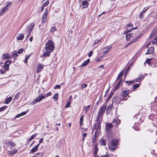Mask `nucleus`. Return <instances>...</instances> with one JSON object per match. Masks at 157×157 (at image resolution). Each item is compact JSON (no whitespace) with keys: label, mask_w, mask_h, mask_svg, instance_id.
<instances>
[{"label":"nucleus","mask_w":157,"mask_h":157,"mask_svg":"<svg viewBox=\"0 0 157 157\" xmlns=\"http://www.w3.org/2000/svg\"><path fill=\"white\" fill-rule=\"evenodd\" d=\"M24 37V35L23 34H19L16 37L17 39L19 40H22Z\"/></svg>","instance_id":"19"},{"label":"nucleus","mask_w":157,"mask_h":157,"mask_svg":"<svg viewBox=\"0 0 157 157\" xmlns=\"http://www.w3.org/2000/svg\"><path fill=\"white\" fill-rule=\"evenodd\" d=\"M58 97V94H55L54 95V96L53 97V98L55 101H56L57 100Z\"/></svg>","instance_id":"40"},{"label":"nucleus","mask_w":157,"mask_h":157,"mask_svg":"<svg viewBox=\"0 0 157 157\" xmlns=\"http://www.w3.org/2000/svg\"><path fill=\"white\" fill-rule=\"evenodd\" d=\"M0 73L1 74H3L5 73L6 72V71H5L2 70H0Z\"/></svg>","instance_id":"62"},{"label":"nucleus","mask_w":157,"mask_h":157,"mask_svg":"<svg viewBox=\"0 0 157 157\" xmlns=\"http://www.w3.org/2000/svg\"><path fill=\"white\" fill-rule=\"evenodd\" d=\"M27 111H28V110L26 111L23 112H22L21 113L17 114L14 117L15 118H18L24 115L27 113Z\"/></svg>","instance_id":"18"},{"label":"nucleus","mask_w":157,"mask_h":157,"mask_svg":"<svg viewBox=\"0 0 157 157\" xmlns=\"http://www.w3.org/2000/svg\"><path fill=\"white\" fill-rule=\"evenodd\" d=\"M43 138H41L39 140V143L38 144H39V146L40 145V144L42 143L43 142Z\"/></svg>","instance_id":"56"},{"label":"nucleus","mask_w":157,"mask_h":157,"mask_svg":"<svg viewBox=\"0 0 157 157\" xmlns=\"http://www.w3.org/2000/svg\"><path fill=\"white\" fill-rule=\"evenodd\" d=\"M47 14L48 11L46 10L44 13V15L42 17V22L43 23H45L46 21Z\"/></svg>","instance_id":"7"},{"label":"nucleus","mask_w":157,"mask_h":157,"mask_svg":"<svg viewBox=\"0 0 157 157\" xmlns=\"http://www.w3.org/2000/svg\"><path fill=\"white\" fill-rule=\"evenodd\" d=\"M90 106H91L90 105H89L88 106H87L86 107L85 109V112H86L88 110H89L90 108Z\"/></svg>","instance_id":"48"},{"label":"nucleus","mask_w":157,"mask_h":157,"mask_svg":"<svg viewBox=\"0 0 157 157\" xmlns=\"http://www.w3.org/2000/svg\"><path fill=\"white\" fill-rule=\"evenodd\" d=\"M23 48H21L18 50L17 53L18 54H21L23 52Z\"/></svg>","instance_id":"52"},{"label":"nucleus","mask_w":157,"mask_h":157,"mask_svg":"<svg viewBox=\"0 0 157 157\" xmlns=\"http://www.w3.org/2000/svg\"><path fill=\"white\" fill-rule=\"evenodd\" d=\"M123 78L121 79L118 82L117 84L114 89V91L117 90L119 88V86L121 85L123 81Z\"/></svg>","instance_id":"17"},{"label":"nucleus","mask_w":157,"mask_h":157,"mask_svg":"<svg viewBox=\"0 0 157 157\" xmlns=\"http://www.w3.org/2000/svg\"><path fill=\"white\" fill-rule=\"evenodd\" d=\"M125 68L120 73L118 74V76L120 77V78L122 76L123 74V71L124 70Z\"/></svg>","instance_id":"41"},{"label":"nucleus","mask_w":157,"mask_h":157,"mask_svg":"<svg viewBox=\"0 0 157 157\" xmlns=\"http://www.w3.org/2000/svg\"><path fill=\"white\" fill-rule=\"evenodd\" d=\"M34 24L33 23H32L29 25V26L27 27V29L29 31L32 32V29L34 27Z\"/></svg>","instance_id":"12"},{"label":"nucleus","mask_w":157,"mask_h":157,"mask_svg":"<svg viewBox=\"0 0 157 157\" xmlns=\"http://www.w3.org/2000/svg\"><path fill=\"white\" fill-rule=\"evenodd\" d=\"M49 3V1L48 0V1H46L44 4L43 6H48V5Z\"/></svg>","instance_id":"53"},{"label":"nucleus","mask_w":157,"mask_h":157,"mask_svg":"<svg viewBox=\"0 0 157 157\" xmlns=\"http://www.w3.org/2000/svg\"><path fill=\"white\" fill-rule=\"evenodd\" d=\"M112 47V46L108 47L107 48V49H108L106 51H105V52H103V55H105L106 53L107 52L109 51V50L111 49Z\"/></svg>","instance_id":"32"},{"label":"nucleus","mask_w":157,"mask_h":157,"mask_svg":"<svg viewBox=\"0 0 157 157\" xmlns=\"http://www.w3.org/2000/svg\"><path fill=\"white\" fill-rule=\"evenodd\" d=\"M88 6V2L86 1H84L82 2V7L84 9Z\"/></svg>","instance_id":"14"},{"label":"nucleus","mask_w":157,"mask_h":157,"mask_svg":"<svg viewBox=\"0 0 157 157\" xmlns=\"http://www.w3.org/2000/svg\"><path fill=\"white\" fill-rule=\"evenodd\" d=\"M44 153L43 152L37 153L35 154L34 157H42Z\"/></svg>","instance_id":"23"},{"label":"nucleus","mask_w":157,"mask_h":157,"mask_svg":"<svg viewBox=\"0 0 157 157\" xmlns=\"http://www.w3.org/2000/svg\"><path fill=\"white\" fill-rule=\"evenodd\" d=\"M61 86L60 85H56L54 87V88L55 89H60Z\"/></svg>","instance_id":"54"},{"label":"nucleus","mask_w":157,"mask_h":157,"mask_svg":"<svg viewBox=\"0 0 157 157\" xmlns=\"http://www.w3.org/2000/svg\"><path fill=\"white\" fill-rule=\"evenodd\" d=\"M140 36H137L135 38V40H136V41L138 40V39L140 37Z\"/></svg>","instance_id":"63"},{"label":"nucleus","mask_w":157,"mask_h":157,"mask_svg":"<svg viewBox=\"0 0 157 157\" xmlns=\"http://www.w3.org/2000/svg\"><path fill=\"white\" fill-rule=\"evenodd\" d=\"M101 116H102V115H101L100 113H98L96 117V120L97 121H98L99 119L100 118V117Z\"/></svg>","instance_id":"38"},{"label":"nucleus","mask_w":157,"mask_h":157,"mask_svg":"<svg viewBox=\"0 0 157 157\" xmlns=\"http://www.w3.org/2000/svg\"><path fill=\"white\" fill-rule=\"evenodd\" d=\"M10 3L9 1V2H7L6 6L3 7L0 11V14L1 15L4 13L6 12L8 10L9 8H10Z\"/></svg>","instance_id":"6"},{"label":"nucleus","mask_w":157,"mask_h":157,"mask_svg":"<svg viewBox=\"0 0 157 157\" xmlns=\"http://www.w3.org/2000/svg\"><path fill=\"white\" fill-rule=\"evenodd\" d=\"M100 40H95L94 43L93 44V45H94L95 44H97L100 41Z\"/></svg>","instance_id":"49"},{"label":"nucleus","mask_w":157,"mask_h":157,"mask_svg":"<svg viewBox=\"0 0 157 157\" xmlns=\"http://www.w3.org/2000/svg\"><path fill=\"white\" fill-rule=\"evenodd\" d=\"M113 107V105H112V104H110V105H109L108 107H107V110L106 111V112H107V111H109V112H110V110L111 109H112Z\"/></svg>","instance_id":"28"},{"label":"nucleus","mask_w":157,"mask_h":157,"mask_svg":"<svg viewBox=\"0 0 157 157\" xmlns=\"http://www.w3.org/2000/svg\"><path fill=\"white\" fill-rule=\"evenodd\" d=\"M56 27L55 26L52 27L50 29V31L52 32L56 31Z\"/></svg>","instance_id":"46"},{"label":"nucleus","mask_w":157,"mask_h":157,"mask_svg":"<svg viewBox=\"0 0 157 157\" xmlns=\"http://www.w3.org/2000/svg\"><path fill=\"white\" fill-rule=\"evenodd\" d=\"M134 34L133 33L127 34L126 35V39L127 40H128L130 39L132 37L134 36Z\"/></svg>","instance_id":"21"},{"label":"nucleus","mask_w":157,"mask_h":157,"mask_svg":"<svg viewBox=\"0 0 157 157\" xmlns=\"http://www.w3.org/2000/svg\"><path fill=\"white\" fill-rule=\"evenodd\" d=\"M4 67L5 70H7L9 68V66L6 64L5 63L4 66Z\"/></svg>","instance_id":"39"},{"label":"nucleus","mask_w":157,"mask_h":157,"mask_svg":"<svg viewBox=\"0 0 157 157\" xmlns=\"http://www.w3.org/2000/svg\"><path fill=\"white\" fill-rule=\"evenodd\" d=\"M98 136H94V137H93L92 139V142L93 144H94V143H95L96 142V138Z\"/></svg>","instance_id":"29"},{"label":"nucleus","mask_w":157,"mask_h":157,"mask_svg":"<svg viewBox=\"0 0 157 157\" xmlns=\"http://www.w3.org/2000/svg\"><path fill=\"white\" fill-rule=\"evenodd\" d=\"M98 148L97 147V144H95L94 149V156L95 157L97 155L98 151Z\"/></svg>","instance_id":"16"},{"label":"nucleus","mask_w":157,"mask_h":157,"mask_svg":"<svg viewBox=\"0 0 157 157\" xmlns=\"http://www.w3.org/2000/svg\"><path fill=\"white\" fill-rule=\"evenodd\" d=\"M156 33H157V27H156L152 31L151 35L150 36V38H152V36Z\"/></svg>","instance_id":"15"},{"label":"nucleus","mask_w":157,"mask_h":157,"mask_svg":"<svg viewBox=\"0 0 157 157\" xmlns=\"http://www.w3.org/2000/svg\"><path fill=\"white\" fill-rule=\"evenodd\" d=\"M45 98L44 95H42L41 94L39 95L38 98L35 99L32 102V103L35 104L37 102H39Z\"/></svg>","instance_id":"4"},{"label":"nucleus","mask_w":157,"mask_h":157,"mask_svg":"<svg viewBox=\"0 0 157 157\" xmlns=\"http://www.w3.org/2000/svg\"><path fill=\"white\" fill-rule=\"evenodd\" d=\"M143 77V75H141L138 78L136 79L135 81V82H137L139 81H140L141 79V78Z\"/></svg>","instance_id":"36"},{"label":"nucleus","mask_w":157,"mask_h":157,"mask_svg":"<svg viewBox=\"0 0 157 157\" xmlns=\"http://www.w3.org/2000/svg\"><path fill=\"white\" fill-rule=\"evenodd\" d=\"M29 57H30V55H29V56H27V57H25V60H24V63H27L28 60V59H29Z\"/></svg>","instance_id":"50"},{"label":"nucleus","mask_w":157,"mask_h":157,"mask_svg":"<svg viewBox=\"0 0 157 157\" xmlns=\"http://www.w3.org/2000/svg\"><path fill=\"white\" fill-rule=\"evenodd\" d=\"M135 82V81H126L125 82L127 83L128 85L132 84Z\"/></svg>","instance_id":"44"},{"label":"nucleus","mask_w":157,"mask_h":157,"mask_svg":"<svg viewBox=\"0 0 157 157\" xmlns=\"http://www.w3.org/2000/svg\"><path fill=\"white\" fill-rule=\"evenodd\" d=\"M18 56V53L16 51H15L12 54V57H14L15 56Z\"/></svg>","instance_id":"33"},{"label":"nucleus","mask_w":157,"mask_h":157,"mask_svg":"<svg viewBox=\"0 0 157 157\" xmlns=\"http://www.w3.org/2000/svg\"><path fill=\"white\" fill-rule=\"evenodd\" d=\"M87 85L86 84H83L81 86V88L82 89H83L85 88L87 86Z\"/></svg>","instance_id":"45"},{"label":"nucleus","mask_w":157,"mask_h":157,"mask_svg":"<svg viewBox=\"0 0 157 157\" xmlns=\"http://www.w3.org/2000/svg\"><path fill=\"white\" fill-rule=\"evenodd\" d=\"M46 52L44 53L43 55L44 57L45 56H49L50 55V53L52 52L50 51H46Z\"/></svg>","instance_id":"27"},{"label":"nucleus","mask_w":157,"mask_h":157,"mask_svg":"<svg viewBox=\"0 0 157 157\" xmlns=\"http://www.w3.org/2000/svg\"><path fill=\"white\" fill-rule=\"evenodd\" d=\"M154 52V48L153 47H151L148 48L147 52L146 53V54H152Z\"/></svg>","instance_id":"13"},{"label":"nucleus","mask_w":157,"mask_h":157,"mask_svg":"<svg viewBox=\"0 0 157 157\" xmlns=\"http://www.w3.org/2000/svg\"><path fill=\"white\" fill-rule=\"evenodd\" d=\"M110 144L109 145V148L110 149L114 150L115 147L117 144L118 141L117 140H112L110 142Z\"/></svg>","instance_id":"5"},{"label":"nucleus","mask_w":157,"mask_h":157,"mask_svg":"<svg viewBox=\"0 0 157 157\" xmlns=\"http://www.w3.org/2000/svg\"><path fill=\"white\" fill-rule=\"evenodd\" d=\"M152 42L153 44H157V37L156 36L155 38H154L153 40L152 41Z\"/></svg>","instance_id":"30"},{"label":"nucleus","mask_w":157,"mask_h":157,"mask_svg":"<svg viewBox=\"0 0 157 157\" xmlns=\"http://www.w3.org/2000/svg\"><path fill=\"white\" fill-rule=\"evenodd\" d=\"M44 67V65L41 64H39L37 66V68L40 69H41L43 68Z\"/></svg>","instance_id":"47"},{"label":"nucleus","mask_w":157,"mask_h":157,"mask_svg":"<svg viewBox=\"0 0 157 157\" xmlns=\"http://www.w3.org/2000/svg\"><path fill=\"white\" fill-rule=\"evenodd\" d=\"M12 100V98L11 97H9L7 98L5 102V103L6 104H8Z\"/></svg>","instance_id":"26"},{"label":"nucleus","mask_w":157,"mask_h":157,"mask_svg":"<svg viewBox=\"0 0 157 157\" xmlns=\"http://www.w3.org/2000/svg\"><path fill=\"white\" fill-rule=\"evenodd\" d=\"M105 107L104 106H101L100 107V109L98 111V113L102 115V116H103L104 114L105 110Z\"/></svg>","instance_id":"9"},{"label":"nucleus","mask_w":157,"mask_h":157,"mask_svg":"<svg viewBox=\"0 0 157 157\" xmlns=\"http://www.w3.org/2000/svg\"><path fill=\"white\" fill-rule=\"evenodd\" d=\"M136 41V40H135V39L133 40L130 43L128 44L127 45V46L129 45V44H131L132 43H134Z\"/></svg>","instance_id":"58"},{"label":"nucleus","mask_w":157,"mask_h":157,"mask_svg":"<svg viewBox=\"0 0 157 157\" xmlns=\"http://www.w3.org/2000/svg\"><path fill=\"white\" fill-rule=\"evenodd\" d=\"M101 122L100 121L97 122V123L95 124L93 127H95V129L96 131L94 133V136H98L101 130Z\"/></svg>","instance_id":"3"},{"label":"nucleus","mask_w":157,"mask_h":157,"mask_svg":"<svg viewBox=\"0 0 157 157\" xmlns=\"http://www.w3.org/2000/svg\"><path fill=\"white\" fill-rule=\"evenodd\" d=\"M113 92H112L110 94H109V96L108 98L106 99V101H108L111 98L112 96H113Z\"/></svg>","instance_id":"34"},{"label":"nucleus","mask_w":157,"mask_h":157,"mask_svg":"<svg viewBox=\"0 0 157 157\" xmlns=\"http://www.w3.org/2000/svg\"><path fill=\"white\" fill-rule=\"evenodd\" d=\"M130 92L129 90H125L123 91L122 94L123 95H121L120 96V98L121 99H123V96L126 97L127 96L128 94Z\"/></svg>","instance_id":"8"},{"label":"nucleus","mask_w":157,"mask_h":157,"mask_svg":"<svg viewBox=\"0 0 157 157\" xmlns=\"http://www.w3.org/2000/svg\"><path fill=\"white\" fill-rule=\"evenodd\" d=\"M90 61V59H87L82 64L81 66L83 67L85 66L89 63Z\"/></svg>","instance_id":"25"},{"label":"nucleus","mask_w":157,"mask_h":157,"mask_svg":"<svg viewBox=\"0 0 157 157\" xmlns=\"http://www.w3.org/2000/svg\"><path fill=\"white\" fill-rule=\"evenodd\" d=\"M140 86V84H135L133 85V89H136L138 88Z\"/></svg>","instance_id":"35"},{"label":"nucleus","mask_w":157,"mask_h":157,"mask_svg":"<svg viewBox=\"0 0 157 157\" xmlns=\"http://www.w3.org/2000/svg\"><path fill=\"white\" fill-rule=\"evenodd\" d=\"M10 144L11 146H12L14 147L15 145L14 143L11 141L10 142Z\"/></svg>","instance_id":"60"},{"label":"nucleus","mask_w":157,"mask_h":157,"mask_svg":"<svg viewBox=\"0 0 157 157\" xmlns=\"http://www.w3.org/2000/svg\"><path fill=\"white\" fill-rule=\"evenodd\" d=\"M99 143L101 145L105 146L106 145V142L105 140H100L99 141Z\"/></svg>","instance_id":"24"},{"label":"nucleus","mask_w":157,"mask_h":157,"mask_svg":"<svg viewBox=\"0 0 157 157\" xmlns=\"http://www.w3.org/2000/svg\"><path fill=\"white\" fill-rule=\"evenodd\" d=\"M93 54V52L92 51H90L88 54V56L89 57H91Z\"/></svg>","instance_id":"55"},{"label":"nucleus","mask_w":157,"mask_h":157,"mask_svg":"<svg viewBox=\"0 0 157 157\" xmlns=\"http://www.w3.org/2000/svg\"><path fill=\"white\" fill-rule=\"evenodd\" d=\"M113 125L111 123H107L106 125L105 130L107 133V138L108 140H110L112 138V129Z\"/></svg>","instance_id":"2"},{"label":"nucleus","mask_w":157,"mask_h":157,"mask_svg":"<svg viewBox=\"0 0 157 157\" xmlns=\"http://www.w3.org/2000/svg\"><path fill=\"white\" fill-rule=\"evenodd\" d=\"M44 6H43L41 7V8H40L41 12H42L43 11V10H44Z\"/></svg>","instance_id":"64"},{"label":"nucleus","mask_w":157,"mask_h":157,"mask_svg":"<svg viewBox=\"0 0 157 157\" xmlns=\"http://www.w3.org/2000/svg\"><path fill=\"white\" fill-rule=\"evenodd\" d=\"M113 123L114 125H115L116 127H117V125L121 123V121L117 118H115L113 120Z\"/></svg>","instance_id":"10"},{"label":"nucleus","mask_w":157,"mask_h":157,"mask_svg":"<svg viewBox=\"0 0 157 157\" xmlns=\"http://www.w3.org/2000/svg\"><path fill=\"white\" fill-rule=\"evenodd\" d=\"M39 147V144H37L35 147L32 148V150H31V151L33 153L35 152L37 150Z\"/></svg>","instance_id":"22"},{"label":"nucleus","mask_w":157,"mask_h":157,"mask_svg":"<svg viewBox=\"0 0 157 157\" xmlns=\"http://www.w3.org/2000/svg\"><path fill=\"white\" fill-rule=\"evenodd\" d=\"M55 48L54 42L52 40H48L46 43L45 49L46 51L53 52Z\"/></svg>","instance_id":"1"},{"label":"nucleus","mask_w":157,"mask_h":157,"mask_svg":"<svg viewBox=\"0 0 157 157\" xmlns=\"http://www.w3.org/2000/svg\"><path fill=\"white\" fill-rule=\"evenodd\" d=\"M143 13H142L141 12L140 13L139 16V18L140 19H141L143 17Z\"/></svg>","instance_id":"59"},{"label":"nucleus","mask_w":157,"mask_h":157,"mask_svg":"<svg viewBox=\"0 0 157 157\" xmlns=\"http://www.w3.org/2000/svg\"><path fill=\"white\" fill-rule=\"evenodd\" d=\"M6 64H7L9 66L10 63H11V62L9 60H7L5 62Z\"/></svg>","instance_id":"51"},{"label":"nucleus","mask_w":157,"mask_h":157,"mask_svg":"<svg viewBox=\"0 0 157 157\" xmlns=\"http://www.w3.org/2000/svg\"><path fill=\"white\" fill-rule=\"evenodd\" d=\"M7 107V106H5L0 108V112L4 111Z\"/></svg>","instance_id":"37"},{"label":"nucleus","mask_w":157,"mask_h":157,"mask_svg":"<svg viewBox=\"0 0 157 157\" xmlns=\"http://www.w3.org/2000/svg\"><path fill=\"white\" fill-rule=\"evenodd\" d=\"M71 104V102L69 101H68L65 106V108H68L69 107V106Z\"/></svg>","instance_id":"43"},{"label":"nucleus","mask_w":157,"mask_h":157,"mask_svg":"<svg viewBox=\"0 0 157 157\" xmlns=\"http://www.w3.org/2000/svg\"><path fill=\"white\" fill-rule=\"evenodd\" d=\"M103 152H104L105 153L103 154V155H101V157H109V156L107 155V151L108 150L106 148H105L102 150Z\"/></svg>","instance_id":"11"},{"label":"nucleus","mask_w":157,"mask_h":157,"mask_svg":"<svg viewBox=\"0 0 157 157\" xmlns=\"http://www.w3.org/2000/svg\"><path fill=\"white\" fill-rule=\"evenodd\" d=\"M84 115H82V117L80 118L79 122L80 123V126H81L83 124V123H82V121H83V117H84Z\"/></svg>","instance_id":"31"},{"label":"nucleus","mask_w":157,"mask_h":157,"mask_svg":"<svg viewBox=\"0 0 157 157\" xmlns=\"http://www.w3.org/2000/svg\"><path fill=\"white\" fill-rule=\"evenodd\" d=\"M118 98L116 97H114L112 99L113 103H114L117 101Z\"/></svg>","instance_id":"42"},{"label":"nucleus","mask_w":157,"mask_h":157,"mask_svg":"<svg viewBox=\"0 0 157 157\" xmlns=\"http://www.w3.org/2000/svg\"><path fill=\"white\" fill-rule=\"evenodd\" d=\"M37 134H35L34 135H33L31 137L32 138V139H33L36 137V135H37Z\"/></svg>","instance_id":"61"},{"label":"nucleus","mask_w":157,"mask_h":157,"mask_svg":"<svg viewBox=\"0 0 157 157\" xmlns=\"http://www.w3.org/2000/svg\"><path fill=\"white\" fill-rule=\"evenodd\" d=\"M150 59H147L146 61L145 62L147 63H148L149 65H150Z\"/></svg>","instance_id":"57"},{"label":"nucleus","mask_w":157,"mask_h":157,"mask_svg":"<svg viewBox=\"0 0 157 157\" xmlns=\"http://www.w3.org/2000/svg\"><path fill=\"white\" fill-rule=\"evenodd\" d=\"M2 58L4 59H9L10 58V56L9 54H4L2 55Z\"/></svg>","instance_id":"20"}]
</instances>
